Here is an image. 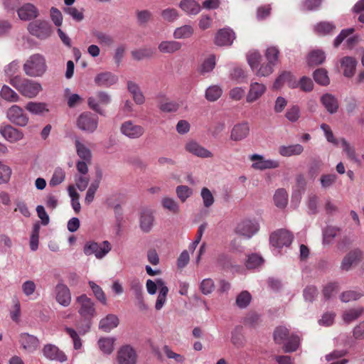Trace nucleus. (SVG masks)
I'll use <instances>...</instances> for the list:
<instances>
[{
    "label": "nucleus",
    "instance_id": "f257e3e1",
    "mask_svg": "<svg viewBox=\"0 0 364 364\" xmlns=\"http://www.w3.org/2000/svg\"><path fill=\"white\" fill-rule=\"evenodd\" d=\"M10 84L23 97L29 99L35 98L43 90L39 82L18 75L12 77Z\"/></svg>",
    "mask_w": 364,
    "mask_h": 364
},
{
    "label": "nucleus",
    "instance_id": "f03ea898",
    "mask_svg": "<svg viewBox=\"0 0 364 364\" xmlns=\"http://www.w3.org/2000/svg\"><path fill=\"white\" fill-rule=\"evenodd\" d=\"M45 57L40 53L30 55L23 65L24 73L31 77H41L47 71Z\"/></svg>",
    "mask_w": 364,
    "mask_h": 364
},
{
    "label": "nucleus",
    "instance_id": "7ed1b4c3",
    "mask_svg": "<svg viewBox=\"0 0 364 364\" xmlns=\"http://www.w3.org/2000/svg\"><path fill=\"white\" fill-rule=\"evenodd\" d=\"M76 304L78 313L86 320L85 328L80 329V332L85 333L90 328V320L96 315L95 303L86 294H82L76 298Z\"/></svg>",
    "mask_w": 364,
    "mask_h": 364
},
{
    "label": "nucleus",
    "instance_id": "20e7f679",
    "mask_svg": "<svg viewBox=\"0 0 364 364\" xmlns=\"http://www.w3.org/2000/svg\"><path fill=\"white\" fill-rule=\"evenodd\" d=\"M112 250L109 241L98 243L94 240L87 241L83 247V252L87 256L95 255L98 259H103Z\"/></svg>",
    "mask_w": 364,
    "mask_h": 364
},
{
    "label": "nucleus",
    "instance_id": "39448f33",
    "mask_svg": "<svg viewBox=\"0 0 364 364\" xmlns=\"http://www.w3.org/2000/svg\"><path fill=\"white\" fill-rule=\"evenodd\" d=\"M28 31L30 34L41 40L49 38L52 33V28L46 20H36L28 23Z\"/></svg>",
    "mask_w": 364,
    "mask_h": 364
},
{
    "label": "nucleus",
    "instance_id": "423d86ee",
    "mask_svg": "<svg viewBox=\"0 0 364 364\" xmlns=\"http://www.w3.org/2000/svg\"><path fill=\"white\" fill-rule=\"evenodd\" d=\"M98 117L90 112L82 113L77 119V127L83 132L93 133L98 127Z\"/></svg>",
    "mask_w": 364,
    "mask_h": 364
},
{
    "label": "nucleus",
    "instance_id": "0eeeda50",
    "mask_svg": "<svg viewBox=\"0 0 364 364\" xmlns=\"http://www.w3.org/2000/svg\"><path fill=\"white\" fill-rule=\"evenodd\" d=\"M259 230V225L256 220L244 219L237 224L235 232L246 239H250Z\"/></svg>",
    "mask_w": 364,
    "mask_h": 364
},
{
    "label": "nucleus",
    "instance_id": "6e6552de",
    "mask_svg": "<svg viewBox=\"0 0 364 364\" xmlns=\"http://www.w3.org/2000/svg\"><path fill=\"white\" fill-rule=\"evenodd\" d=\"M119 130L122 135L129 139H139L145 133V128L134 123L132 120H127L122 123Z\"/></svg>",
    "mask_w": 364,
    "mask_h": 364
},
{
    "label": "nucleus",
    "instance_id": "1a4fd4ad",
    "mask_svg": "<svg viewBox=\"0 0 364 364\" xmlns=\"http://www.w3.org/2000/svg\"><path fill=\"white\" fill-rule=\"evenodd\" d=\"M8 119L19 127H26L28 123V117L23 109L18 105H12L6 112Z\"/></svg>",
    "mask_w": 364,
    "mask_h": 364
},
{
    "label": "nucleus",
    "instance_id": "9d476101",
    "mask_svg": "<svg viewBox=\"0 0 364 364\" xmlns=\"http://www.w3.org/2000/svg\"><path fill=\"white\" fill-rule=\"evenodd\" d=\"M139 223L140 230L143 232H149L154 225L153 210L146 207L141 208L139 213Z\"/></svg>",
    "mask_w": 364,
    "mask_h": 364
},
{
    "label": "nucleus",
    "instance_id": "9b49d317",
    "mask_svg": "<svg viewBox=\"0 0 364 364\" xmlns=\"http://www.w3.org/2000/svg\"><path fill=\"white\" fill-rule=\"evenodd\" d=\"M111 96L104 91L96 92L95 96H91L87 99V104L90 108L97 112L100 114H103V111L100 108V105H107L111 102Z\"/></svg>",
    "mask_w": 364,
    "mask_h": 364
},
{
    "label": "nucleus",
    "instance_id": "f8f14e48",
    "mask_svg": "<svg viewBox=\"0 0 364 364\" xmlns=\"http://www.w3.org/2000/svg\"><path fill=\"white\" fill-rule=\"evenodd\" d=\"M293 235L286 230H279L270 235L269 241L272 246L282 248L291 245Z\"/></svg>",
    "mask_w": 364,
    "mask_h": 364
},
{
    "label": "nucleus",
    "instance_id": "ddd939ff",
    "mask_svg": "<svg viewBox=\"0 0 364 364\" xmlns=\"http://www.w3.org/2000/svg\"><path fill=\"white\" fill-rule=\"evenodd\" d=\"M267 86L262 82H251L246 95V102L253 103L259 100L266 92Z\"/></svg>",
    "mask_w": 364,
    "mask_h": 364
},
{
    "label": "nucleus",
    "instance_id": "4468645a",
    "mask_svg": "<svg viewBox=\"0 0 364 364\" xmlns=\"http://www.w3.org/2000/svg\"><path fill=\"white\" fill-rule=\"evenodd\" d=\"M250 159L254 163L252 167L257 170H265L270 168H276L279 167V164L276 160L265 159L263 156L255 154L250 156Z\"/></svg>",
    "mask_w": 364,
    "mask_h": 364
},
{
    "label": "nucleus",
    "instance_id": "2eb2a0df",
    "mask_svg": "<svg viewBox=\"0 0 364 364\" xmlns=\"http://www.w3.org/2000/svg\"><path fill=\"white\" fill-rule=\"evenodd\" d=\"M0 134L5 140L10 143H17L24 137V134L21 130L9 124L0 127Z\"/></svg>",
    "mask_w": 364,
    "mask_h": 364
},
{
    "label": "nucleus",
    "instance_id": "dca6fc26",
    "mask_svg": "<svg viewBox=\"0 0 364 364\" xmlns=\"http://www.w3.org/2000/svg\"><path fill=\"white\" fill-rule=\"evenodd\" d=\"M18 18L25 21L36 18L39 16L38 8L31 3L23 4L17 10Z\"/></svg>",
    "mask_w": 364,
    "mask_h": 364
},
{
    "label": "nucleus",
    "instance_id": "f3484780",
    "mask_svg": "<svg viewBox=\"0 0 364 364\" xmlns=\"http://www.w3.org/2000/svg\"><path fill=\"white\" fill-rule=\"evenodd\" d=\"M250 134V125L247 122H242L233 126L230 132V139L240 141L246 139Z\"/></svg>",
    "mask_w": 364,
    "mask_h": 364
},
{
    "label": "nucleus",
    "instance_id": "a211bd4d",
    "mask_svg": "<svg viewBox=\"0 0 364 364\" xmlns=\"http://www.w3.org/2000/svg\"><path fill=\"white\" fill-rule=\"evenodd\" d=\"M235 35L233 31L229 28L219 30L215 37V43L219 46H228L232 45Z\"/></svg>",
    "mask_w": 364,
    "mask_h": 364
},
{
    "label": "nucleus",
    "instance_id": "6ab92c4d",
    "mask_svg": "<svg viewBox=\"0 0 364 364\" xmlns=\"http://www.w3.org/2000/svg\"><path fill=\"white\" fill-rule=\"evenodd\" d=\"M55 299L59 304L68 306L71 302V294L69 288L63 283L59 282L55 289Z\"/></svg>",
    "mask_w": 364,
    "mask_h": 364
},
{
    "label": "nucleus",
    "instance_id": "aec40b11",
    "mask_svg": "<svg viewBox=\"0 0 364 364\" xmlns=\"http://www.w3.org/2000/svg\"><path fill=\"white\" fill-rule=\"evenodd\" d=\"M185 149L190 154L200 158H211V151L201 146L194 140L188 141L185 145Z\"/></svg>",
    "mask_w": 364,
    "mask_h": 364
},
{
    "label": "nucleus",
    "instance_id": "412c9836",
    "mask_svg": "<svg viewBox=\"0 0 364 364\" xmlns=\"http://www.w3.org/2000/svg\"><path fill=\"white\" fill-rule=\"evenodd\" d=\"M117 360L119 364H135V350L129 346H122L118 351Z\"/></svg>",
    "mask_w": 364,
    "mask_h": 364
},
{
    "label": "nucleus",
    "instance_id": "4be33fe9",
    "mask_svg": "<svg viewBox=\"0 0 364 364\" xmlns=\"http://www.w3.org/2000/svg\"><path fill=\"white\" fill-rule=\"evenodd\" d=\"M95 83L99 87H109L118 82V77L111 72L98 73L94 79Z\"/></svg>",
    "mask_w": 364,
    "mask_h": 364
},
{
    "label": "nucleus",
    "instance_id": "5701e85b",
    "mask_svg": "<svg viewBox=\"0 0 364 364\" xmlns=\"http://www.w3.org/2000/svg\"><path fill=\"white\" fill-rule=\"evenodd\" d=\"M43 353L46 358L50 360H57L62 363L67 360L65 353L60 350L57 346L52 344L46 345L43 348Z\"/></svg>",
    "mask_w": 364,
    "mask_h": 364
},
{
    "label": "nucleus",
    "instance_id": "b1692460",
    "mask_svg": "<svg viewBox=\"0 0 364 364\" xmlns=\"http://www.w3.org/2000/svg\"><path fill=\"white\" fill-rule=\"evenodd\" d=\"M21 346L28 353H33L39 346L38 339L28 333H21L19 338Z\"/></svg>",
    "mask_w": 364,
    "mask_h": 364
},
{
    "label": "nucleus",
    "instance_id": "393cba45",
    "mask_svg": "<svg viewBox=\"0 0 364 364\" xmlns=\"http://www.w3.org/2000/svg\"><path fill=\"white\" fill-rule=\"evenodd\" d=\"M361 256L362 252L358 249L350 251L343 259L341 268L344 271H349L354 264L360 261Z\"/></svg>",
    "mask_w": 364,
    "mask_h": 364
},
{
    "label": "nucleus",
    "instance_id": "a878e982",
    "mask_svg": "<svg viewBox=\"0 0 364 364\" xmlns=\"http://www.w3.org/2000/svg\"><path fill=\"white\" fill-rule=\"evenodd\" d=\"M357 60L351 56H345L340 60L341 68L345 77H351L354 75L357 66Z\"/></svg>",
    "mask_w": 364,
    "mask_h": 364
},
{
    "label": "nucleus",
    "instance_id": "bb28decb",
    "mask_svg": "<svg viewBox=\"0 0 364 364\" xmlns=\"http://www.w3.org/2000/svg\"><path fill=\"white\" fill-rule=\"evenodd\" d=\"M178 7L188 16H196L201 11V6L196 0H181Z\"/></svg>",
    "mask_w": 364,
    "mask_h": 364
},
{
    "label": "nucleus",
    "instance_id": "cd10ccee",
    "mask_svg": "<svg viewBox=\"0 0 364 364\" xmlns=\"http://www.w3.org/2000/svg\"><path fill=\"white\" fill-rule=\"evenodd\" d=\"M304 147L299 144H291L288 146H281L279 147V154L284 157H290L292 156H298L302 154Z\"/></svg>",
    "mask_w": 364,
    "mask_h": 364
},
{
    "label": "nucleus",
    "instance_id": "c85d7f7f",
    "mask_svg": "<svg viewBox=\"0 0 364 364\" xmlns=\"http://www.w3.org/2000/svg\"><path fill=\"white\" fill-rule=\"evenodd\" d=\"M119 324V318L114 314H108L100 321L99 328L105 332H109Z\"/></svg>",
    "mask_w": 364,
    "mask_h": 364
},
{
    "label": "nucleus",
    "instance_id": "c756f323",
    "mask_svg": "<svg viewBox=\"0 0 364 364\" xmlns=\"http://www.w3.org/2000/svg\"><path fill=\"white\" fill-rule=\"evenodd\" d=\"M194 33V28L190 24H185L177 27L173 33V37L175 39L190 38Z\"/></svg>",
    "mask_w": 364,
    "mask_h": 364
},
{
    "label": "nucleus",
    "instance_id": "7c9ffc66",
    "mask_svg": "<svg viewBox=\"0 0 364 364\" xmlns=\"http://www.w3.org/2000/svg\"><path fill=\"white\" fill-rule=\"evenodd\" d=\"M181 43L176 41H164L159 43V50L163 53H174L181 48Z\"/></svg>",
    "mask_w": 364,
    "mask_h": 364
},
{
    "label": "nucleus",
    "instance_id": "2f4dec72",
    "mask_svg": "<svg viewBox=\"0 0 364 364\" xmlns=\"http://www.w3.org/2000/svg\"><path fill=\"white\" fill-rule=\"evenodd\" d=\"M127 89L132 94L133 100L136 104L142 105L144 103L145 97L136 83L132 81H128Z\"/></svg>",
    "mask_w": 364,
    "mask_h": 364
},
{
    "label": "nucleus",
    "instance_id": "473e14b6",
    "mask_svg": "<svg viewBox=\"0 0 364 364\" xmlns=\"http://www.w3.org/2000/svg\"><path fill=\"white\" fill-rule=\"evenodd\" d=\"M321 101L329 113L333 114L337 112L338 108V103L336 98L332 95H323L321 97Z\"/></svg>",
    "mask_w": 364,
    "mask_h": 364
},
{
    "label": "nucleus",
    "instance_id": "72a5a7b5",
    "mask_svg": "<svg viewBox=\"0 0 364 364\" xmlns=\"http://www.w3.org/2000/svg\"><path fill=\"white\" fill-rule=\"evenodd\" d=\"M26 109L32 114L40 115L48 112L47 104L41 102H29L25 107Z\"/></svg>",
    "mask_w": 364,
    "mask_h": 364
},
{
    "label": "nucleus",
    "instance_id": "f704fd0d",
    "mask_svg": "<svg viewBox=\"0 0 364 364\" xmlns=\"http://www.w3.org/2000/svg\"><path fill=\"white\" fill-rule=\"evenodd\" d=\"M326 59L325 53L321 50H312L307 57V63L310 66L322 64Z\"/></svg>",
    "mask_w": 364,
    "mask_h": 364
},
{
    "label": "nucleus",
    "instance_id": "c9c22d12",
    "mask_svg": "<svg viewBox=\"0 0 364 364\" xmlns=\"http://www.w3.org/2000/svg\"><path fill=\"white\" fill-rule=\"evenodd\" d=\"M299 87L304 92H310L313 90L314 83L311 78L304 76L299 82H289V87L295 88Z\"/></svg>",
    "mask_w": 364,
    "mask_h": 364
},
{
    "label": "nucleus",
    "instance_id": "e433bc0d",
    "mask_svg": "<svg viewBox=\"0 0 364 364\" xmlns=\"http://www.w3.org/2000/svg\"><path fill=\"white\" fill-rule=\"evenodd\" d=\"M162 207L173 214H177L180 211V206L178 202L173 198L164 197L161 199Z\"/></svg>",
    "mask_w": 364,
    "mask_h": 364
},
{
    "label": "nucleus",
    "instance_id": "4c0bfd02",
    "mask_svg": "<svg viewBox=\"0 0 364 364\" xmlns=\"http://www.w3.org/2000/svg\"><path fill=\"white\" fill-rule=\"evenodd\" d=\"M364 312V309L363 307H359L357 309H350L347 311H345L343 314V319L347 323H350L353 321L358 319L360 317Z\"/></svg>",
    "mask_w": 364,
    "mask_h": 364
},
{
    "label": "nucleus",
    "instance_id": "58836bf2",
    "mask_svg": "<svg viewBox=\"0 0 364 364\" xmlns=\"http://www.w3.org/2000/svg\"><path fill=\"white\" fill-rule=\"evenodd\" d=\"M88 284L92 289L96 299L98 300L102 304L107 305V297L102 289L92 281H89Z\"/></svg>",
    "mask_w": 364,
    "mask_h": 364
},
{
    "label": "nucleus",
    "instance_id": "ea45409f",
    "mask_svg": "<svg viewBox=\"0 0 364 364\" xmlns=\"http://www.w3.org/2000/svg\"><path fill=\"white\" fill-rule=\"evenodd\" d=\"M216 58L215 55H209L203 60L199 68V72L202 75L210 73L215 67Z\"/></svg>",
    "mask_w": 364,
    "mask_h": 364
},
{
    "label": "nucleus",
    "instance_id": "a19ab883",
    "mask_svg": "<svg viewBox=\"0 0 364 364\" xmlns=\"http://www.w3.org/2000/svg\"><path fill=\"white\" fill-rule=\"evenodd\" d=\"M335 29L336 26L333 23L326 21L320 22L314 26L315 32L322 36L331 34Z\"/></svg>",
    "mask_w": 364,
    "mask_h": 364
},
{
    "label": "nucleus",
    "instance_id": "79ce46f5",
    "mask_svg": "<svg viewBox=\"0 0 364 364\" xmlns=\"http://www.w3.org/2000/svg\"><path fill=\"white\" fill-rule=\"evenodd\" d=\"M1 97L8 102H18L19 95L8 85H4L0 91Z\"/></svg>",
    "mask_w": 364,
    "mask_h": 364
},
{
    "label": "nucleus",
    "instance_id": "37998d69",
    "mask_svg": "<svg viewBox=\"0 0 364 364\" xmlns=\"http://www.w3.org/2000/svg\"><path fill=\"white\" fill-rule=\"evenodd\" d=\"M274 200L278 208H284L288 202V194L286 190L284 188L277 190L274 196Z\"/></svg>",
    "mask_w": 364,
    "mask_h": 364
},
{
    "label": "nucleus",
    "instance_id": "c03bdc74",
    "mask_svg": "<svg viewBox=\"0 0 364 364\" xmlns=\"http://www.w3.org/2000/svg\"><path fill=\"white\" fill-rule=\"evenodd\" d=\"M65 179V171L60 167H57L55 168L53 176L49 181V186L50 187H55L62 183Z\"/></svg>",
    "mask_w": 364,
    "mask_h": 364
},
{
    "label": "nucleus",
    "instance_id": "a18cd8bd",
    "mask_svg": "<svg viewBox=\"0 0 364 364\" xmlns=\"http://www.w3.org/2000/svg\"><path fill=\"white\" fill-rule=\"evenodd\" d=\"M223 94V89L219 85H211L205 90V98L210 102L218 100Z\"/></svg>",
    "mask_w": 364,
    "mask_h": 364
},
{
    "label": "nucleus",
    "instance_id": "49530a36",
    "mask_svg": "<svg viewBox=\"0 0 364 364\" xmlns=\"http://www.w3.org/2000/svg\"><path fill=\"white\" fill-rule=\"evenodd\" d=\"M115 339L112 337L101 338L98 341L100 349L106 354H110L114 350Z\"/></svg>",
    "mask_w": 364,
    "mask_h": 364
},
{
    "label": "nucleus",
    "instance_id": "de8ad7c7",
    "mask_svg": "<svg viewBox=\"0 0 364 364\" xmlns=\"http://www.w3.org/2000/svg\"><path fill=\"white\" fill-rule=\"evenodd\" d=\"M75 147L78 156L85 161H90L92 154L90 150L78 139L75 141Z\"/></svg>",
    "mask_w": 364,
    "mask_h": 364
},
{
    "label": "nucleus",
    "instance_id": "09e8293b",
    "mask_svg": "<svg viewBox=\"0 0 364 364\" xmlns=\"http://www.w3.org/2000/svg\"><path fill=\"white\" fill-rule=\"evenodd\" d=\"M300 338L297 335L291 334L289 336L284 346V350L287 353L294 352L299 346Z\"/></svg>",
    "mask_w": 364,
    "mask_h": 364
},
{
    "label": "nucleus",
    "instance_id": "8fccbe9b",
    "mask_svg": "<svg viewBox=\"0 0 364 364\" xmlns=\"http://www.w3.org/2000/svg\"><path fill=\"white\" fill-rule=\"evenodd\" d=\"M340 229L333 226H328L323 231V244L329 245L333 239L337 236Z\"/></svg>",
    "mask_w": 364,
    "mask_h": 364
},
{
    "label": "nucleus",
    "instance_id": "3c124183",
    "mask_svg": "<svg viewBox=\"0 0 364 364\" xmlns=\"http://www.w3.org/2000/svg\"><path fill=\"white\" fill-rule=\"evenodd\" d=\"M314 79L316 82L321 85H327L330 82L328 73L325 69L319 68L314 72Z\"/></svg>",
    "mask_w": 364,
    "mask_h": 364
},
{
    "label": "nucleus",
    "instance_id": "603ef678",
    "mask_svg": "<svg viewBox=\"0 0 364 364\" xmlns=\"http://www.w3.org/2000/svg\"><path fill=\"white\" fill-rule=\"evenodd\" d=\"M289 336V330L284 326L277 327L274 333V341L279 344L282 343H285Z\"/></svg>",
    "mask_w": 364,
    "mask_h": 364
},
{
    "label": "nucleus",
    "instance_id": "864d4df0",
    "mask_svg": "<svg viewBox=\"0 0 364 364\" xmlns=\"http://www.w3.org/2000/svg\"><path fill=\"white\" fill-rule=\"evenodd\" d=\"M262 59L260 53L257 50H250L247 54V60L252 70L257 69Z\"/></svg>",
    "mask_w": 364,
    "mask_h": 364
},
{
    "label": "nucleus",
    "instance_id": "5fc2aeb1",
    "mask_svg": "<svg viewBox=\"0 0 364 364\" xmlns=\"http://www.w3.org/2000/svg\"><path fill=\"white\" fill-rule=\"evenodd\" d=\"M163 19L167 22H174L178 19L180 14L178 11L173 8H167L164 9L161 13Z\"/></svg>",
    "mask_w": 364,
    "mask_h": 364
},
{
    "label": "nucleus",
    "instance_id": "6e6d98bb",
    "mask_svg": "<svg viewBox=\"0 0 364 364\" xmlns=\"http://www.w3.org/2000/svg\"><path fill=\"white\" fill-rule=\"evenodd\" d=\"M363 296V293L358 291L349 290L341 294L340 298L343 302L347 303L359 299Z\"/></svg>",
    "mask_w": 364,
    "mask_h": 364
},
{
    "label": "nucleus",
    "instance_id": "4d7b16f0",
    "mask_svg": "<svg viewBox=\"0 0 364 364\" xmlns=\"http://www.w3.org/2000/svg\"><path fill=\"white\" fill-rule=\"evenodd\" d=\"M274 67V65L268 61L255 70V75L258 77H267L273 73Z\"/></svg>",
    "mask_w": 364,
    "mask_h": 364
},
{
    "label": "nucleus",
    "instance_id": "13d9d810",
    "mask_svg": "<svg viewBox=\"0 0 364 364\" xmlns=\"http://www.w3.org/2000/svg\"><path fill=\"white\" fill-rule=\"evenodd\" d=\"M252 296L247 291H242L236 298V304L240 309L246 308L250 303Z\"/></svg>",
    "mask_w": 364,
    "mask_h": 364
},
{
    "label": "nucleus",
    "instance_id": "bf43d9fd",
    "mask_svg": "<svg viewBox=\"0 0 364 364\" xmlns=\"http://www.w3.org/2000/svg\"><path fill=\"white\" fill-rule=\"evenodd\" d=\"M200 196L203 200L204 207L210 208L215 202V198L211 191L208 188H203L200 191Z\"/></svg>",
    "mask_w": 364,
    "mask_h": 364
},
{
    "label": "nucleus",
    "instance_id": "052dcab7",
    "mask_svg": "<svg viewBox=\"0 0 364 364\" xmlns=\"http://www.w3.org/2000/svg\"><path fill=\"white\" fill-rule=\"evenodd\" d=\"M301 116L300 108L297 105L289 107L286 112L285 117L291 122H296Z\"/></svg>",
    "mask_w": 364,
    "mask_h": 364
},
{
    "label": "nucleus",
    "instance_id": "680f3d73",
    "mask_svg": "<svg viewBox=\"0 0 364 364\" xmlns=\"http://www.w3.org/2000/svg\"><path fill=\"white\" fill-rule=\"evenodd\" d=\"M199 288L204 295H209L215 289V283L210 278L204 279L200 282Z\"/></svg>",
    "mask_w": 364,
    "mask_h": 364
},
{
    "label": "nucleus",
    "instance_id": "e2e57ef3",
    "mask_svg": "<svg viewBox=\"0 0 364 364\" xmlns=\"http://www.w3.org/2000/svg\"><path fill=\"white\" fill-rule=\"evenodd\" d=\"M292 75L289 72H284L282 74H280L278 77L275 80L273 87L274 89H279L281 87V86L285 83L287 82L288 85L289 86V82H293L294 81L291 80Z\"/></svg>",
    "mask_w": 364,
    "mask_h": 364
},
{
    "label": "nucleus",
    "instance_id": "0e129e2a",
    "mask_svg": "<svg viewBox=\"0 0 364 364\" xmlns=\"http://www.w3.org/2000/svg\"><path fill=\"white\" fill-rule=\"evenodd\" d=\"M279 54V49L275 46H271L267 48L265 57L267 61L275 66L278 61Z\"/></svg>",
    "mask_w": 364,
    "mask_h": 364
},
{
    "label": "nucleus",
    "instance_id": "69168bd1",
    "mask_svg": "<svg viewBox=\"0 0 364 364\" xmlns=\"http://www.w3.org/2000/svg\"><path fill=\"white\" fill-rule=\"evenodd\" d=\"M63 11L69 15L75 21H81L84 18L82 10H78L75 7L68 6L63 9Z\"/></svg>",
    "mask_w": 364,
    "mask_h": 364
},
{
    "label": "nucleus",
    "instance_id": "338daca9",
    "mask_svg": "<svg viewBox=\"0 0 364 364\" xmlns=\"http://www.w3.org/2000/svg\"><path fill=\"white\" fill-rule=\"evenodd\" d=\"M263 263V259L257 254H252L248 256L246 261V267L248 269H255Z\"/></svg>",
    "mask_w": 364,
    "mask_h": 364
},
{
    "label": "nucleus",
    "instance_id": "774afa93",
    "mask_svg": "<svg viewBox=\"0 0 364 364\" xmlns=\"http://www.w3.org/2000/svg\"><path fill=\"white\" fill-rule=\"evenodd\" d=\"M176 195L181 202H185L193 193L192 190L187 186H178L176 189Z\"/></svg>",
    "mask_w": 364,
    "mask_h": 364
}]
</instances>
